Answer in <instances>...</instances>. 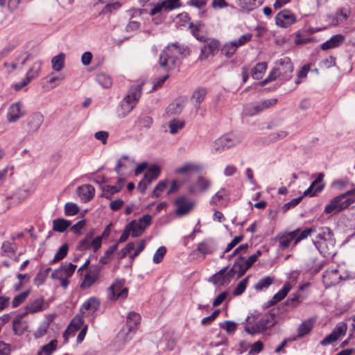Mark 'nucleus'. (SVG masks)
Instances as JSON below:
<instances>
[{"mask_svg": "<svg viewBox=\"0 0 355 355\" xmlns=\"http://www.w3.org/2000/svg\"><path fill=\"white\" fill-rule=\"evenodd\" d=\"M185 51V47L178 42L169 44L159 55V66L166 71L174 69L179 64L180 57Z\"/></svg>", "mask_w": 355, "mask_h": 355, "instance_id": "nucleus-1", "label": "nucleus"}, {"mask_svg": "<svg viewBox=\"0 0 355 355\" xmlns=\"http://www.w3.org/2000/svg\"><path fill=\"white\" fill-rule=\"evenodd\" d=\"M278 315L279 309L273 308L269 310L268 312L254 325H246L245 327V331L250 335L262 333L276 324Z\"/></svg>", "mask_w": 355, "mask_h": 355, "instance_id": "nucleus-2", "label": "nucleus"}, {"mask_svg": "<svg viewBox=\"0 0 355 355\" xmlns=\"http://www.w3.org/2000/svg\"><path fill=\"white\" fill-rule=\"evenodd\" d=\"M355 202V187L345 193L334 198L325 207V214L338 213L347 208Z\"/></svg>", "mask_w": 355, "mask_h": 355, "instance_id": "nucleus-3", "label": "nucleus"}, {"mask_svg": "<svg viewBox=\"0 0 355 355\" xmlns=\"http://www.w3.org/2000/svg\"><path fill=\"white\" fill-rule=\"evenodd\" d=\"M141 85H133L130 88L128 94L121 103V112L119 113L120 116L124 117L133 110L141 96Z\"/></svg>", "mask_w": 355, "mask_h": 355, "instance_id": "nucleus-4", "label": "nucleus"}, {"mask_svg": "<svg viewBox=\"0 0 355 355\" xmlns=\"http://www.w3.org/2000/svg\"><path fill=\"white\" fill-rule=\"evenodd\" d=\"M242 140L243 137L239 134H227L214 141L212 144V151L214 153H220L240 144Z\"/></svg>", "mask_w": 355, "mask_h": 355, "instance_id": "nucleus-5", "label": "nucleus"}, {"mask_svg": "<svg viewBox=\"0 0 355 355\" xmlns=\"http://www.w3.org/2000/svg\"><path fill=\"white\" fill-rule=\"evenodd\" d=\"M141 316L139 313L130 312L126 319V326L123 327L117 335V340H123V343L130 339V334L135 332L140 324Z\"/></svg>", "mask_w": 355, "mask_h": 355, "instance_id": "nucleus-6", "label": "nucleus"}, {"mask_svg": "<svg viewBox=\"0 0 355 355\" xmlns=\"http://www.w3.org/2000/svg\"><path fill=\"white\" fill-rule=\"evenodd\" d=\"M277 102V98H270L260 102L249 103L244 105L243 113L245 116H253L264 110L274 106Z\"/></svg>", "mask_w": 355, "mask_h": 355, "instance_id": "nucleus-7", "label": "nucleus"}, {"mask_svg": "<svg viewBox=\"0 0 355 355\" xmlns=\"http://www.w3.org/2000/svg\"><path fill=\"white\" fill-rule=\"evenodd\" d=\"M128 289L124 286V280L116 279L107 290L110 300H124L128 297Z\"/></svg>", "mask_w": 355, "mask_h": 355, "instance_id": "nucleus-8", "label": "nucleus"}, {"mask_svg": "<svg viewBox=\"0 0 355 355\" xmlns=\"http://www.w3.org/2000/svg\"><path fill=\"white\" fill-rule=\"evenodd\" d=\"M150 222L151 216L149 214H146L137 220H132L126 225V227L132 237H137L142 234L147 226L150 224Z\"/></svg>", "mask_w": 355, "mask_h": 355, "instance_id": "nucleus-9", "label": "nucleus"}, {"mask_svg": "<svg viewBox=\"0 0 355 355\" xmlns=\"http://www.w3.org/2000/svg\"><path fill=\"white\" fill-rule=\"evenodd\" d=\"M103 266L100 264L92 266L85 275L80 284L82 289H87L93 286L101 277Z\"/></svg>", "mask_w": 355, "mask_h": 355, "instance_id": "nucleus-10", "label": "nucleus"}, {"mask_svg": "<svg viewBox=\"0 0 355 355\" xmlns=\"http://www.w3.org/2000/svg\"><path fill=\"white\" fill-rule=\"evenodd\" d=\"M94 234L92 232L88 233L85 238L81 240L78 244V248L79 250L83 251L89 249H93L94 251L98 250L102 243V236H98L93 239Z\"/></svg>", "mask_w": 355, "mask_h": 355, "instance_id": "nucleus-11", "label": "nucleus"}, {"mask_svg": "<svg viewBox=\"0 0 355 355\" xmlns=\"http://www.w3.org/2000/svg\"><path fill=\"white\" fill-rule=\"evenodd\" d=\"M347 330V325L345 322L338 323L333 331L320 341V344L325 346L336 341L340 336L346 334Z\"/></svg>", "mask_w": 355, "mask_h": 355, "instance_id": "nucleus-12", "label": "nucleus"}, {"mask_svg": "<svg viewBox=\"0 0 355 355\" xmlns=\"http://www.w3.org/2000/svg\"><path fill=\"white\" fill-rule=\"evenodd\" d=\"M296 22V17L289 10L280 11L275 17L277 26L282 28H288Z\"/></svg>", "mask_w": 355, "mask_h": 355, "instance_id": "nucleus-13", "label": "nucleus"}, {"mask_svg": "<svg viewBox=\"0 0 355 355\" xmlns=\"http://www.w3.org/2000/svg\"><path fill=\"white\" fill-rule=\"evenodd\" d=\"M76 269V265L71 263H63L58 268L54 270L51 277L53 279H60L62 278H69L74 273Z\"/></svg>", "mask_w": 355, "mask_h": 355, "instance_id": "nucleus-14", "label": "nucleus"}, {"mask_svg": "<svg viewBox=\"0 0 355 355\" xmlns=\"http://www.w3.org/2000/svg\"><path fill=\"white\" fill-rule=\"evenodd\" d=\"M203 41L205 42V44L201 49L200 59L206 60L209 56L214 55L215 53L218 52L220 43L218 40L214 39L205 40L204 38Z\"/></svg>", "mask_w": 355, "mask_h": 355, "instance_id": "nucleus-15", "label": "nucleus"}, {"mask_svg": "<svg viewBox=\"0 0 355 355\" xmlns=\"http://www.w3.org/2000/svg\"><path fill=\"white\" fill-rule=\"evenodd\" d=\"M26 113L23 105L20 102L12 103L10 105L8 113L7 119L10 123H14L21 118Z\"/></svg>", "mask_w": 355, "mask_h": 355, "instance_id": "nucleus-16", "label": "nucleus"}, {"mask_svg": "<svg viewBox=\"0 0 355 355\" xmlns=\"http://www.w3.org/2000/svg\"><path fill=\"white\" fill-rule=\"evenodd\" d=\"M276 64L277 70H278L283 78L287 80L291 77L293 66L289 58L285 57L280 59L277 62Z\"/></svg>", "mask_w": 355, "mask_h": 355, "instance_id": "nucleus-17", "label": "nucleus"}, {"mask_svg": "<svg viewBox=\"0 0 355 355\" xmlns=\"http://www.w3.org/2000/svg\"><path fill=\"white\" fill-rule=\"evenodd\" d=\"M218 248L216 241L211 238H207L200 242L196 250L205 257L207 254L214 253Z\"/></svg>", "mask_w": 355, "mask_h": 355, "instance_id": "nucleus-18", "label": "nucleus"}, {"mask_svg": "<svg viewBox=\"0 0 355 355\" xmlns=\"http://www.w3.org/2000/svg\"><path fill=\"white\" fill-rule=\"evenodd\" d=\"M24 313H20L15 317L12 320V331L15 335L20 336H22L28 328V322L24 320Z\"/></svg>", "mask_w": 355, "mask_h": 355, "instance_id": "nucleus-19", "label": "nucleus"}, {"mask_svg": "<svg viewBox=\"0 0 355 355\" xmlns=\"http://www.w3.org/2000/svg\"><path fill=\"white\" fill-rule=\"evenodd\" d=\"M211 186V182L207 178L199 176L198 179L191 184L188 191L191 194H196L207 191Z\"/></svg>", "mask_w": 355, "mask_h": 355, "instance_id": "nucleus-20", "label": "nucleus"}, {"mask_svg": "<svg viewBox=\"0 0 355 355\" xmlns=\"http://www.w3.org/2000/svg\"><path fill=\"white\" fill-rule=\"evenodd\" d=\"M47 308L44 297H39L29 301L24 309V315H28L42 311Z\"/></svg>", "mask_w": 355, "mask_h": 355, "instance_id": "nucleus-21", "label": "nucleus"}, {"mask_svg": "<svg viewBox=\"0 0 355 355\" xmlns=\"http://www.w3.org/2000/svg\"><path fill=\"white\" fill-rule=\"evenodd\" d=\"M227 267H225L220 270L211 277V281L214 284L220 286L229 284L234 277L232 276L230 270L227 271Z\"/></svg>", "mask_w": 355, "mask_h": 355, "instance_id": "nucleus-22", "label": "nucleus"}, {"mask_svg": "<svg viewBox=\"0 0 355 355\" xmlns=\"http://www.w3.org/2000/svg\"><path fill=\"white\" fill-rule=\"evenodd\" d=\"M44 121V116L40 112H35L27 119V131L34 133L38 131Z\"/></svg>", "mask_w": 355, "mask_h": 355, "instance_id": "nucleus-23", "label": "nucleus"}, {"mask_svg": "<svg viewBox=\"0 0 355 355\" xmlns=\"http://www.w3.org/2000/svg\"><path fill=\"white\" fill-rule=\"evenodd\" d=\"M180 6L179 0H165L162 1L160 4L157 5L156 7H153L150 14V15H155L162 11H170Z\"/></svg>", "mask_w": 355, "mask_h": 355, "instance_id": "nucleus-24", "label": "nucleus"}, {"mask_svg": "<svg viewBox=\"0 0 355 355\" xmlns=\"http://www.w3.org/2000/svg\"><path fill=\"white\" fill-rule=\"evenodd\" d=\"M248 265L245 259L242 256H239L230 270L233 277L236 275L238 277H240L250 268Z\"/></svg>", "mask_w": 355, "mask_h": 355, "instance_id": "nucleus-25", "label": "nucleus"}, {"mask_svg": "<svg viewBox=\"0 0 355 355\" xmlns=\"http://www.w3.org/2000/svg\"><path fill=\"white\" fill-rule=\"evenodd\" d=\"M184 107V101L180 99H176L170 103L166 108L164 116L171 118L180 114Z\"/></svg>", "mask_w": 355, "mask_h": 355, "instance_id": "nucleus-26", "label": "nucleus"}, {"mask_svg": "<svg viewBox=\"0 0 355 355\" xmlns=\"http://www.w3.org/2000/svg\"><path fill=\"white\" fill-rule=\"evenodd\" d=\"M100 301L96 297H90L80 307V312L84 316L93 314L99 307Z\"/></svg>", "mask_w": 355, "mask_h": 355, "instance_id": "nucleus-27", "label": "nucleus"}, {"mask_svg": "<svg viewBox=\"0 0 355 355\" xmlns=\"http://www.w3.org/2000/svg\"><path fill=\"white\" fill-rule=\"evenodd\" d=\"M175 205L177 207L175 212L180 216L188 214L193 207V203L184 196L178 198Z\"/></svg>", "mask_w": 355, "mask_h": 355, "instance_id": "nucleus-28", "label": "nucleus"}, {"mask_svg": "<svg viewBox=\"0 0 355 355\" xmlns=\"http://www.w3.org/2000/svg\"><path fill=\"white\" fill-rule=\"evenodd\" d=\"M203 166L201 164L196 163H186L175 169L177 174L190 175L193 173L200 172L202 170Z\"/></svg>", "mask_w": 355, "mask_h": 355, "instance_id": "nucleus-29", "label": "nucleus"}, {"mask_svg": "<svg viewBox=\"0 0 355 355\" xmlns=\"http://www.w3.org/2000/svg\"><path fill=\"white\" fill-rule=\"evenodd\" d=\"M77 192L83 201L88 202L94 198L95 189L90 184H84L78 188Z\"/></svg>", "mask_w": 355, "mask_h": 355, "instance_id": "nucleus-30", "label": "nucleus"}, {"mask_svg": "<svg viewBox=\"0 0 355 355\" xmlns=\"http://www.w3.org/2000/svg\"><path fill=\"white\" fill-rule=\"evenodd\" d=\"M324 175L322 173H320L316 178L315 180H314L310 187L304 191V196H313L317 193L321 191L323 189V185L321 184V182L323 179Z\"/></svg>", "mask_w": 355, "mask_h": 355, "instance_id": "nucleus-31", "label": "nucleus"}, {"mask_svg": "<svg viewBox=\"0 0 355 355\" xmlns=\"http://www.w3.org/2000/svg\"><path fill=\"white\" fill-rule=\"evenodd\" d=\"M345 37L341 34L335 35L331 37L329 40L322 43L321 49L322 50H328L336 48L343 43Z\"/></svg>", "mask_w": 355, "mask_h": 355, "instance_id": "nucleus-32", "label": "nucleus"}, {"mask_svg": "<svg viewBox=\"0 0 355 355\" xmlns=\"http://www.w3.org/2000/svg\"><path fill=\"white\" fill-rule=\"evenodd\" d=\"M29 56V54L26 53H20L15 57L14 61L10 63L11 69L8 70V72H11L16 69H21L26 62L28 60Z\"/></svg>", "mask_w": 355, "mask_h": 355, "instance_id": "nucleus-33", "label": "nucleus"}, {"mask_svg": "<svg viewBox=\"0 0 355 355\" xmlns=\"http://www.w3.org/2000/svg\"><path fill=\"white\" fill-rule=\"evenodd\" d=\"M295 232L292 231L290 232L278 234L277 239L279 240V248L282 249L288 248L293 241L295 242Z\"/></svg>", "mask_w": 355, "mask_h": 355, "instance_id": "nucleus-34", "label": "nucleus"}, {"mask_svg": "<svg viewBox=\"0 0 355 355\" xmlns=\"http://www.w3.org/2000/svg\"><path fill=\"white\" fill-rule=\"evenodd\" d=\"M291 285L290 283H286L283 287L275 293L272 300L268 301V304L270 306L274 305L275 304L282 300L288 293V292L291 290Z\"/></svg>", "mask_w": 355, "mask_h": 355, "instance_id": "nucleus-35", "label": "nucleus"}, {"mask_svg": "<svg viewBox=\"0 0 355 355\" xmlns=\"http://www.w3.org/2000/svg\"><path fill=\"white\" fill-rule=\"evenodd\" d=\"M306 296L303 295L300 291H297L291 295V296L286 300V304L293 309L297 307L305 299Z\"/></svg>", "mask_w": 355, "mask_h": 355, "instance_id": "nucleus-36", "label": "nucleus"}, {"mask_svg": "<svg viewBox=\"0 0 355 355\" xmlns=\"http://www.w3.org/2000/svg\"><path fill=\"white\" fill-rule=\"evenodd\" d=\"M83 319L80 315H76L74 317V318L71 320L69 327L64 333L63 336L67 339V336L70 334H73L74 331L79 329L82 324H83Z\"/></svg>", "mask_w": 355, "mask_h": 355, "instance_id": "nucleus-37", "label": "nucleus"}, {"mask_svg": "<svg viewBox=\"0 0 355 355\" xmlns=\"http://www.w3.org/2000/svg\"><path fill=\"white\" fill-rule=\"evenodd\" d=\"M227 196V191L224 188H222L211 198L209 203L210 205L215 206L223 205H225V198Z\"/></svg>", "mask_w": 355, "mask_h": 355, "instance_id": "nucleus-38", "label": "nucleus"}, {"mask_svg": "<svg viewBox=\"0 0 355 355\" xmlns=\"http://www.w3.org/2000/svg\"><path fill=\"white\" fill-rule=\"evenodd\" d=\"M58 348V341L54 339L40 347L37 355H52Z\"/></svg>", "mask_w": 355, "mask_h": 355, "instance_id": "nucleus-39", "label": "nucleus"}, {"mask_svg": "<svg viewBox=\"0 0 355 355\" xmlns=\"http://www.w3.org/2000/svg\"><path fill=\"white\" fill-rule=\"evenodd\" d=\"M42 62L41 60H37L32 64L28 69L26 76L29 78L31 80L37 77L41 71Z\"/></svg>", "mask_w": 355, "mask_h": 355, "instance_id": "nucleus-40", "label": "nucleus"}, {"mask_svg": "<svg viewBox=\"0 0 355 355\" xmlns=\"http://www.w3.org/2000/svg\"><path fill=\"white\" fill-rule=\"evenodd\" d=\"M263 0H237L238 5L245 10H252L259 6Z\"/></svg>", "mask_w": 355, "mask_h": 355, "instance_id": "nucleus-41", "label": "nucleus"}, {"mask_svg": "<svg viewBox=\"0 0 355 355\" xmlns=\"http://www.w3.org/2000/svg\"><path fill=\"white\" fill-rule=\"evenodd\" d=\"M267 64L266 62L257 63L251 70V76L255 80H260L266 72Z\"/></svg>", "mask_w": 355, "mask_h": 355, "instance_id": "nucleus-42", "label": "nucleus"}, {"mask_svg": "<svg viewBox=\"0 0 355 355\" xmlns=\"http://www.w3.org/2000/svg\"><path fill=\"white\" fill-rule=\"evenodd\" d=\"M123 184L119 182L118 185H105L102 187L103 196L107 199H110L112 196L119 192L122 189Z\"/></svg>", "mask_w": 355, "mask_h": 355, "instance_id": "nucleus-43", "label": "nucleus"}, {"mask_svg": "<svg viewBox=\"0 0 355 355\" xmlns=\"http://www.w3.org/2000/svg\"><path fill=\"white\" fill-rule=\"evenodd\" d=\"M160 173V168L157 165L151 166L148 171L145 173L144 180L148 183L150 184L152 181L157 179Z\"/></svg>", "mask_w": 355, "mask_h": 355, "instance_id": "nucleus-44", "label": "nucleus"}, {"mask_svg": "<svg viewBox=\"0 0 355 355\" xmlns=\"http://www.w3.org/2000/svg\"><path fill=\"white\" fill-rule=\"evenodd\" d=\"M65 54L60 53L51 60L52 68L54 71H60L64 67Z\"/></svg>", "mask_w": 355, "mask_h": 355, "instance_id": "nucleus-45", "label": "nucleus"}, {"mask_svg": "<svg viewBox=\"0 0 355 355\" xmlns=\"http://www.w3.org/2000/svg\"><path fill=\"white\" fill-rule=\"evenodd\" d=\"M71 222L64 218H56L53 220V230L58 232H64L69 226Z\"/></svg>", "mask_w": 355, "mask_h": 355, "instance_id": "nucleus-46", "label": "nucleus"}, {"mask_svg": "<svg viewBox=\"0 0 355 355\" xmlns=\"http://www.w3.org/2000/svg\"><path fill=\"white\" fill-rule=\"evenodd\" d=\"M329 19H332L331 24L333 26H337L339 24L347 20L349 17V13L345 11V8H340L337 12L336 16L334 17L332 15L328 16Z\"/></svg>", "mask_w": 355, "mask_h": 355, "instance_id": "nucleus-47", "label": "nucleus"}, {"mask_svg": "<svg viewBox=\"0 0 355 355\" xmlns=\"http://www.w3.org/2000/svg\"><path fill=\"white\" fill-rule=\"evenodd\" d=\"M239 47L234 41L225 43L221 48V53L227 58L232 57Z\"/></svg>", "mask_w": 355, "mask_h": 355, "instance_id": "nucleus-48", "label": "nucleus"}, {"mask_svg": "<svg viewBox=\"0 0 355 355\" xmlns=\"http://www.w3.org/2000/svg\"><path fill=\"white\" fill-rule=\"evenodd\" d=\"M96 80L103 88H110L112 85V78L105 73H98L96 75Z\"/></svg>", "mask_w": 355, "mask_h": 355, "instance_id": "nucleus-49", "label": "nucleus"}, {"mask_svg": "<svg viewBox=\"0 0 355 355\" xmlns=\"http://www.w3.org/2000/svg\"><path fill=\"white\" fill-rule=\"evenodd\" d=\"M313 327V322L311 320L304 321L298 327L297 337H303L308 334Z\"/></svg>", "mask_w": 355, "mask_h": 355, "instance_id": "nucleus-50", "label": "nucleus"}, {"mask_svg": "<svg viewBox=\"0 0 355 355\" xmlns=\"http://www.w3.org/2000/svg\"><path fill=\"white\" fill-rule=\"evenodd\" d=\"M315 231V230L313 228H306L302 232L299 228L293 230V232H295V242L293 243L294 245H297L302 240L306 239L309 235H311L312 232Z\"/></svg>", "mask_w": 355, "mask_h": 355, "instance_id": "nucleus-51", "label": "nucleus"}, {"mask_svg": "<svg viewBox=\"0 0 355 355\" xmlns=\"http://www.w3.org/2000/svg\"><path fill=\"white\" fill-rule=\"evenodd\" d=\"M274 282V278L271 277H264L260 279L258 282L254 285V288L257 291H264L267 289Z\"/></svg>", "mask_w": 355, "mask_h": 355, "instance_id": "nucleus-52", "label": "nucleus"}, {"mask_svg": "<svg viewBox=\"0 0 355 355\" xmlns=\"http://www.w3.org/2000/svg\"><path fill=\"white\" fill-rule=\"evenodd\" d=\"M30 195V191L26 188L18 189L11 196L15 202H20Z\"/></svg>", "mask_w": 355, "mask_h": 355, "instance_id": "nucleus-53", "label": "nucleus"}, {"mask_svg": "<svg viewBox=\"0 0 355 355\" xmlns=\"http://www.w3.org/2000/svg\"><path fill=\"white\" fill-rule=\"evenodd\" d=\"M134 166V163L127 156L122 157L118 162L116 170L118 173L121 171L122 168L131 170Z\"/></svg>", "mask_w": 355, "mask_h": 355, "instance_id": "nucleus-54", "label": "nucleus"}, {"mask_svg": "<svg viewBox=\"0 0 355 355\" xmlns=\"http://www.w3.org/2000/svg\"><path fill=\"white\" fill-rule=\"evenodd\" d=\"M184 121L180 119H173L168 123L169 132L172 135L178 133L184 127Z\"/></svg>", "mask_w": 355, "mask_h": 355, "instance_id": "nucleus-55", "label": "nucleus"}, {"mask_svg": "<svg viewBox=\"0 0 355 355\" xmlns=\"http://www.w3.org/2000/svg\"><path fill=\"white\" fill-rule=\"evenodd\" d=\"M50 325V321H43L40 323L37 329L34 331L33 336L35 338L38 339L43 337L48 331Z\"/></svg>", "mask_w": 355, "mask_h": 355, "instance_id": "nucleus-56", "label": "nucleus"}, {"mask_svg": "<svg viewBox=\"0 0 355 355\" xmlns=\"http://www.w3.org/2000/svg\"><path fill=\"white\" fill-rule=\"evenodd\" d=\"M207 91L204 88H198L194 91L192 95V99L196 103V107H198L200 103L204 101Z\"/></svg>", "mask_w": 355, "mask_h": 355, "instance_id": "nucleus-57", "label": "nucleus"}, {"mask_svg": "<svg viewBox=\"0 0 355 355\" xmlns=\"http://www.w3.org/2000/svg\"><path fill=\"white\" fill-rule=\"evenodd\" d=\"M31 292V290L28 289L24 292H22L18 295H17L12 301V306L13 308H16L19 306L21 304H22L28 297Z\"/></svg>", "mask_w": 355, "mask_h": 355, "instance_id": "nucleus-58", "label": "nucleus"}, {"mask_svg": "<svg viewBox=\"0 0 355 355\" xmlns=\"http://www.w3.org/2000/svg\"><path fill=\"white\" fill-rule=\"evenodd\" d=\"M249 277H246L242 281H241L238 285L236 286L235 289L233 291V295L234 296H239L245 291L248 283Z\"/></svg>", "mask_w": 355, "mask_h": 355, "instance_id": "nucleus-59", "label": "nucleus"}, {"mask_svg": "<svg viewBox=\"0 0 355 355\" xmlns=\"http://www.w3.org/2000/svg\"><path fill=\"white\" fill-rule=\"evenodd\" d=\"M79 211V207L76 203L67 202L64 205V214L66 216H74Z\"/></svg>", "mask_w": 355, "mask_h": 355, "instance_id": "nucleus-60", "label": "nucleus"}, {"mask_svg": "<svg viewBox=\"0 0 355 355\" xmlns=\"http://www.w3.org/2000/svg\"><path fill=\"white\" fill-rule=\"evenodd\" d=\"M68 252V245L67 244H64L62 245L58 250V252L55 253L53 262L55 263L57 261H59L64 259Z\"/></svg>", "mask_w": 355, "mask_h": 355, "instance_id": "nucleus-61", "label": "nucleus"}, {"mask_svg": "<svg viewBox=\"0 0 355 355\" xmlns=\"http://www.w3.org/2000/svg\"><path fill=\"white\" fill-rule=\"evenodd\" d=\"M243 239V236H235L232 241L227 245L223 254L220 255V258L224 257L225 253L230 252L239 243H240Z\"/></svg>", "mask_w": 355, "mask_h": 355, "instance_id": "nucleus-62", "label": "nucleus"}, {"mask_svg": "<svg viewBox=\"0 0 355 355\" xmlns=\"http://www.w3.org/2000/svg\"><path fill=\"white\" fill-rule=\"evenodd\" d=\"M333 236L332 232L330 228L327 227H323L320 229V232L317 235V238L320 240L326 241L330 239Z\"/></svg>", "mask_w": 355, "mask_h": 355, "instance_id": "nucleus-63", "label": "nucleus"}, {"mask_svg": "<svg viewBox=\"0 0 355 355\" xmlns=\"http://www.w3.org/2000/svg\"><path fill=\"white\" fill-rule=\"evenodd\" d=\"M220 325V327L224 329L228 334L234 333L237 328V324L230 320H226Z\"/></svg>", "mask_w": 355, "mask_h": 355, "instance_id": "nucleus-64", "label": "nucleus"}]
</instances>
